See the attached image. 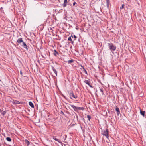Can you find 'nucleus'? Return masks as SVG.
<instances>
[{"mask_svg": "<svg viewBox=\"0 0 146 146\" xmlns=\"http://www.w3.org/2000/svg\"><path fill=\"white\" fill-rule=\"evenodd\" d=\"M15 104H22V102H19V101H16L15 102Z\"/></svg>", "mask_w": 146, "mask_h": 146, "instance_id": "nucleus-20", "label": "nucleus"}, {"mask_svg": "<svg viewBox=\"0 0 146 146\" xmlns=\"http://www.w3.org/2000/svg\"><path fill=\"white\" fill-rule=\"evenodd\" d=\"M60 113L62 115H64V113L62 111H61L60 112Z\"/></svg>", "mask_w": 146, "mask_h": 146, "instance_id": "nucleus-26", "label": "nucleus"}, {"mask_svg": "<svg viewBox=\"0 0 146 146\" xmlns=\"http://www.w3.org/2000/svg\"><path fill=\"white\" fill-rule=\"evenodd\" d=\"M53 139L55 140L56 141H57L59 143H62L58 139H57L56 137H53Z\"/></svg>", "mask_w": 146, "mask_h": 146, "instance_id": "nucleus-15", "label": "nucleus"}, {"mask_svg": "<svg viewBox=\"0 0 146 146\" xmlns=\"http://www.w3.org/2000/svg\"><path fill=\"white\" fill-rule=\"evenodd\" d=\"M73 108L74 110L76 112H77L79 110H84V108L83 107H76L74 105H70Z\"/></svg>", "mask_w": 146, "mask_h": 146, "instance_id": "nucleus-3", "label": "nucleus"}, {"mask_svg": "<svg viewBox=\"0 0 146 146\" xmlns=\"http://www.w3.org/2000/svg\"><path fill=\"white\" fill-rule=\"evenodd\" d=\"M140 114L144 117L145 116V111H142L141 109H140Z\"/></svg>", "mask_w": 146, "mask_h": 146, "instance_id": "nucleus-14", "label": "nucleus"}, {"mask_svg": "<svg viewBox=\"0 0 146 146\" xmlns=\"http://www.w3.org/2000/svg\"><path fill=\"white\" fill-rule=\"evenodd\" d=\"M0 112L1 113V114L4 116L6 113V112L5 111H3L1 109H0Z\"/></svg>", "mask_w": 146, "mask_h": 146, "instance_id": "nucleus-13", "label": "nucleus"}, {"mask_svg": "<svg viewBox=\"0 0 146 146\" xmlns=\"http://www.w3.org/2000/svg\"><path fill=\"white\" fill-rule=\"evenodd\" d=\"M75 6H76H76H77V5H76Z\"/></svg>", "mask_w": 146, "mask_h": 146, "instance_id": "nucleus-34", "label": "nucleus"}, {"mask_svg": "<svg viewBox=\"0 0 146 146\" xmlns=\"http://www.w3.org/2000/svg\"><path fill=\"white\" fill-rule=\"evenodd\" d=\"M50 30H52V28H50Z\"/></svg>", "mask_w": 146, "mask_h": 146, "instance_id": "nucleus-31", "label": "nucleus"}, {"mask_svg": "<svg viewBox=\"0 0 146 146\" xmlns=\"http://www.w3.org/2000/svg\"><path fill=\"white\" fill-rule=\"evenodd\" d=\"M74 62V60L72 59H71L70 60H68L67 61V62L68 64H71Z\"/></svg>", "mask_w": 146, "mask_h": 146, "instance_id": "nucleus-16", "label": "nucleus"}, {"mask_svg": "<svg viewBox=\"0 0 146 146\" xmlns=\"http://www.w3.org/2000/svg\"><path fill=\"white\" fill-rule=\"evenodd\" d=\"M108 45L111 51H114L116 49V46H114L112 43H108Z\"/></svg>", "mask_w": 146, "mask_h": 146, "instance_id": "nucleus-2", "label": "nucleus"}, {"mask_svg": "<svg viewBox=\"0 0 146 146\" xmlns=\"http://www.w3.org/2000/svg\"><path fill=\"white\" fill-rule=\"evenodd\" d=\"M124 6H125L124 4H122V5L121 7L120 8V9H123L124 7Z\"/></svg>", "mask_w": 146, "mask_h": 146, "instance_id": "nucleus-25", "label": "nucleus"}, {"mask_svg": "<svg viewBox=\"0 0 146 146\" xmlns=\"http://www.w3.org/2000/svg\"><path fill=\"white\" fill-rule=\"evenodd\" d=\"M75 4H77V3L76 2H74L73 3V5L74 6H75Z\"/></svg>", "mask_w": 146, "mask_h": 146, "instance_id": "nucleus-28", "label": "nucleus"}, {"mask_svg": "<svg viewBox=\"0 0 146 146\" xmlns=\"http://www.w3.org/2000/svg\"><path fill=\"white\" fill-rule=\"evenodd\" d=\"M115 109L116 111L117 112V115H119V114L120 113V112L119 108L117 106H116Z\"/></svg>", "mask_w": 146, "mask_h": 146, "instance_id": "nucleus-7", "label": "nucleus"}, {"mask_svg": "<svg viewBox=\"0 0 146 146\" xmlns=\"http://www.w3.org/2000/svg\"><path fill=\"white\" fill-rule=\"evenodd\" d=\"M29 104L30 106L32 108H34V105L33 103L31 102H29Z\"/></svg>", "mask_w": 146, "mask_h": 146, "instance_id": "nucleus-11", "label": "nucleus"}, {"mask_svg": "<svg viewBox=\"0 0 146 146\" xmlns=\"http://www.w3.org/2000/svg\"><path fill=\"white\" fill-rule=\"evenodd\" d=\"M100 90L102 93V94H103V95L104 94V92H103V89L102 88H100Z\"/></svg>", "mask_w": 146, "mask_h": 146, "instance_id": "nucleus-24", "label": "nucleus"}, {"mask_svg": "<svg viewBox=\"0 0 146 146\" xmlns=\"http://www.w3.org/2000/svg\"><path fill=\"white\" fill-rule=\"evenodd\" d=\"M71 36L72 37V38L73 37V36H72V35L70 37L68 38V40L69 41H72V38H71Z\"/></svg>", "mask_w": 146, "mask_h": 146, "instance_id": "nucleus-22", "label": "nucleus"}, {"mask_svg": "<svg viewBox=\"0 0 146 146\" xmlns=\"http://www.w3.org/2000/svg\"><path fill=\"white\" fill-rule=\"evenodd\" d=\"M106 6L108 8H109L110 4V0H106Z\"/></svg>", "mask_w": 146, "mask_h": 146, "instance_id": "nucleus-12", "label": "nucleus"}, {"mask_svg": "<svg viewBox=\"0 0 146 146\" xmlns=\"http://www.w3.org/2000/svg\"><path fill=\"white\" fill-rule=\"evenodd\" d=\"M53 54L55 56H57L59 55V53L56 50H54V51Z\"/></svg>", "mask_w": 146, "mask_h": 146, "instance_id": "nucleus-10", "label": "nucleus"}, {"mask_svg": "<svg viewBox=\"0 0 146 146\" xmlns=\"http://www.w3.org/2000/svg\"><path fill=\"white\" fill-rule=\"evenodd\" d=\"M73 36L75 38L74 40H75L77 38V37L75 35H74Z\"/></svg>", "mask_w": 146, "mask_h": 146, "instance_id": "nucleus-27", "label": "nucleus"}, {"mask_svg": "<svg viewBox=\"0 0 146 146\" xmlns=\"http://www.w3.org/2000/svg\"><path fill=\"white\" fill-rule=\"evenodd\" d=\"M126 107H127V108H126V111L128 112H130L131 111V108H128L127 106H126Z\"/></svg>", "mask_w": 146, "mask_h": 146, "instance_id": "nucleus-18", "label": "nucleus"}, {"mask_svg": "<svg viewBox=\"0 0 146 146\" xmlns=\"http://www.w3.org/2000/svg\"><path fill=\"white\" fill-rule=\"evenodd\" d=\"M20 74L21 75H22V73L21 71H20Z\"/></svg>", "mask_w": 146, "mask_h": 146, "instance_id": "nucleus-29", "label": "nucleus"}, {"mask_svg": "<svg viewBox=\"0 0 146 146\" xmlns=\"http://www.w3.org/2000/svg\"><path fill=\"white\" fill-rule=\"evenodd\" d=\"M84 82L86 83V84H88L90 87L91 88H93V87L92 86V85L90 84V82L89 81L87 80H85L84 81Z\"/></svg>", "mask_w": 146, "mask_h": 146, "instance_id": "nucleus-6", "label": "nucleus"}, {"mask_svg": "<svg viewBox=\"0 0 146 146\" xmlns=\"http://www.w3.org/2000/svg\"><path fill=\"white\" fill-rule=\"evenodd\" d=\"M72 41V42H71V43H72V44H73V42H74L73 41H72H72Z\"/></svg>", "mask_w": 146, "mask_h": 146, "instance_id": "nucleus-30", "label": "nucleus"}, {"mask_svg": "<svg viewBox=\"0 0 146 146\" xmlns=\"http://www.w3.org/2000/svg\"><path fill=\"white\" fill-rule=\"evenodd\" d=\"M69 95L70 97V98L72 99V97H73L75 99L77 98V96L76 95H75L73 93L72 91H71Z\"/></svg>", "mask_w": 146, "mask_h": 146, "instance_id": "nucleus-5", "label": "nucleus"}, {"mask_svg": "<svg viewBox=\"0 0 146 146\" xmlns=\"http://www.w3.org/2000/svg\"><path fill=\"white\" fill-rule=\"evenodd\" d=\"M108 129L106 128L105 130H104L102 132V133L107 138H108L109 137L108 136Z\"/></svg>", "mask_w": 146, "mask_h": 146, "instance_id": "nucleus-4", "label": "nucleus"}, {"mask_svg": "<svg viewBox=\"0 0 146 146\" xmlns=\"http://www.w3.org/2000/svg\"><path fill=\"white\" fill-rule=\"evenodd\" d=\"M17 45L19 44L20 45L24 48L26 49L27 50H28V48L26 44L23 41V39L21 38H19L17 41Z\"/></svg>", "mask_w": 146, "mask_h": 146, "instance_id": "nucleus-1", "label": "nucleus"}, {"mask_svg": "<svg viewBox=\"0 0 146 146\" xmlns=\"http://www.w3.org/2000/svg\"><path fill=\"white\" fill-rule=\"evenodd\" d=\"M87 117L88 118V119L89 121H90L91 119V117L90 115H87Z\"/></svg>", "mask_w": 146, "mask_h": 146, "instance_id": "nucleus-21", "label": "nucleus"}, {"mask_svg": "<svg viewBox=\"0 0 146 146\" xmlns=\"http://www.w3.org/2000/svg\"><path fill=\"white\" fill-rule=\"evenodd\" d=\"M83 71H84V73L86 74H87V71H86V69L84 68V67H83Z\"/></svg>", "mask_w": 146, "mask_h": 146, "instance_id": "nucleus-23", "label": "nucleus"}, {"mask_svg": "<svg viewBox=\"0 0 146 146\" xmlns=\"http://www.w3.org/2000/svg\"><path fill=\"white\" fill-rule=\"evenodd\" d=\"M52 69L54 72L55 74L56 75V76H57L58 72L56 70L55 68H54V67L53 66H52Z\"/></svg>", "mask_w": 146, "mask_h": 146, "instance_id": "nucleus-8", "label": "nucleus"}, {"mask_svg": "<svg viewBox=\"0 0 146 146\" xmlns=\"http://www.w3.org/2000/svg\"><path fill=\"white\" fill-rule=\"evenodd\" d=\"M81 66V67H82L83 68V67H83V66Z\"/></svg>", "mask_w": 146, "mask_h": 146, "instance_id": "nucleus-32", "label": "nucleus"}, {"mask_svg": "<svg viewBox=\"0 0 146 146\" xmlns=\"http://www.w3.org/2000/svg\"><path fill=\"white\" fill-rule=\"evenodd\" d=\"M6 139L7 140V141L9 142H11V138L9 137H7L6 138Z\"/></svg>", "mask_w": 146, "mask_h": 146, "instance_id": "nucleus-17", "label": "nucleus"}, {"mask_svg": "<svg viewBox=\"0 0 146 146\" xmlns=\"http://www.w3.org/2000/svg\"><path fill=\"white\" fill-rule=\"evenodd\" d=\"M83 120H84V118H83Z\"/></svg>", "mask_w": 146, "mask_h": 146, "instance_id": "nucleus-33", "label": "nucleus"}, {"mask_svg": "<svg viewBox=\"0 0 146 146\" xmlns=\"http://www.w3.org/2000/svg\"><path fill=\"white\" fill-rule=\"evenodd\" d=\"M25 142L26 144L27 145H29L30 144L29 142L26 139L25 141Z\"/></svg>", "mask_w": 146, "mask_h": 146, "instance_id": "nucleus-19", "label": "nucleus"}, {"mask_svg": "<svg viewBox=\"0 0 146 146\" xmlns=\"http://www.w3.org/2000/svg\"><path fill=\"white\" fill-rule=\"evenodd\" d=\"M67 0H64V3L63 4H62L63 6L64 7H65L66 6V5L67 4Z\"/></svg>", "mask_w": 146, "mask_h": 146, "instance_id": "nucleus-9", "label": "nucleus"}]
</instances>
